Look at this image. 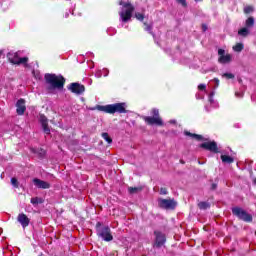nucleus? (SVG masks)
I'll return each mask as SVG.
<instances>
[{"instance_id": "nucleus-21", "label": "nucleus", "mask_w": 256, "mask_h": 256, "mask_svg": "<svg viewBox=\"0 0 256 256\" xmlns=\"http://www.w3.org/2000/svg\"><path fill=\"white\" fill-rule=\"evenodd\" d=\"M144 31H147L152 37H155V32H153V24H148L144 22Z\"/></svg>"}, {"instance_id": "nucleus-24", "label": "nucleus", "mask_w": 256, "mask_h": 256, "mask_svg": "<svg viewBox=\"0 0 256 256\" xmlns=\"http://www.w3.org/2000/svg\"><path fill=\"white\" fill-rule=\"evenodd\" d=\"M243 49H245V45H243V43H237L233 46V51H235L236 53H241Z\"/></svg>"}, {"instance_id": "nucleus-7", "label": "nucleus", "mask_w": 256, "mask_h": 256, "mask_svg": "<svg viewBox=\"0 0 256 256\" xmlns=\"http://www.w3.org/2000/svg\"><path fill=\"white\" fill-rule=\"evenodd\" d=\"M125 12H120V17L124 23H127L133 17V11H135V7L133 4H124Z\"/></svg>"}, {"instance_id": "nucleus-37", "label": "nucleus", "mask_w": 256, "mask_h": 256, "mask_svg": "<svg viewBox=\"0 0 256 256\" xmlns=\"http://www.w3.org/2000/svg\"><path fill=\"white\" fill-rule=\"evenodd\" d=\"M210 189H211V191H216V189H217V183H212Z\"/></svg>"}, {"instance_id": "nucleus-12", "label": "nucleus", "mask_w": 256, "mask_h": 256, "mask_svg": "<svg viewBox=\"0 0 256 256\" xmlns=\"http://www.w3.org/2000/svg\"><path fill=\"white\" fill-rule=\"evenodd\" d=\"M40 123L42 125L43 131L46 135H51V129L49 128V120L45 114L40 115Z\"/></svg>"}, {"instance_id": "nucleus-27", "label": "nucleus", "mask_w": 256, "mask_h": 256, "mask_svg": "<svg viewBox=\"0 0 256 256\" xmlns=\"http://www.w3.org/2000/svg\"><path fill=\"white\" fill-rule=\"evenodd\" d=\"M141 189V187H129L128 192L130 193V195H135V193H139Z\"/></svg>"}, {"instance_id": "nucleus-34", "label": "nucleus", "mask_w": 256, "mask_h": 256, "mask_svg": "<svg viewBox=\"0 0 256 256\" xmlns=\"http://www.w3.org/2000/svg\"><path fill=\"white\" fill-rule=\"evenodd\" d=\"M168 191H167V188H160V195H167Z\"/></svg>"}, {"instance_id": "nucleus-39", "label": "nucleus", "mask_w": 256, "mask_h": 256, "mask_svg": "<svg viewBox=\"0 0 256 256\" xmlns=\"http://www.w3.org/2000/svg\"><path fill=\"white\" fill-rule=\"evenodd\" d=\"M202 31L205 33L207 31V24H202Z\"/></svg>"}, {"instance_id": "nucleus-40", "label": "nucleus", "mask_w": 256, "mask_h": 256, "mask_svg": "<svg viewBox=\"0 0 256 256\" xmlns=\"http://www.w3.org/2000/svg\"><path fill=\"white\" fill-rule=\"evenodd\" d=\"M214 83L216 84V87L219 86V78H214Z\"/></svg>"}, {"instance_id": "nucleus-1", "label": "nucleus", "mask_w": 256, "mask_h": 256, "mask_svg": "<svg viewBox=\"0 0 256 256\" xmlns=\"http://www.w3.org/2000/svg\"><path fill=\"white\" fill-rule=\"evenodd\" d=\"M97 111H102L103 113H108L109 115H115V113L125 114L129 113V110H127V103L120 102V103H114V104H107V105H97L96 106Z\"/></svg>"}, {"instance_id": "nucleus-25", "label": "nucleus", "mask_w": 256, "mask_h": 256, "mask_svg": "<svg viewBox=\"0 0 256 256\" xmlns=\"http://www.w3.org/2000/svg\"><path fill=\"white\" fill-rule=\"evenodd\" d=\"M44 202H45V200H43V198H39V197H33L30 200V203H32V205H39V204H42Z\"/></svg>"}, {"instance_id": "nucleus-26", "label": "nucleus", "mask_w": 256, "mask_h": 256, "mask_svg": "<svg viewBox=\"0 0 256 256\" xmlns=\"http://www.w3.org/2000/svg\"><path fill=\"white\" fill-rule=\"evenodd\" d=\"M245 15H249L250 13H253L255 11V8L252 5H247L243 9Z\"/></svg>"}, {"instance_id": "nucleus-28", "label": "nucleus", "mask_w": 256, "mask_h": 256, "mask_svg": "<svg viewBox=\"0 0 256 256\" xmlns=\"http://www.w3.org/2000/svg\"><path fill=\"white\" fill-rule=\"evenodd\" d=\"M102 137L104 140H106L109 144L113 143V139L111 137H109V133L107 132H103L102 133Z\"/></svg>"}, {"instance_id": "nucleus-10", "label": "nucleus", "mask_w": 256, "mask_h": 256, "mask_svg": "<svg viewBox=\"0 0 256 256\" xmlns=\"http://www.w3.org/2000/svg\"><path fill=\"white\" fill-rule=\"evenodd\" d=\"M68 89L75 95H83V93H85V85H82L78 82L71 83Z\"/></svg>"}, {"instance_id": "nucleus-44", "label": "nucleus", "mask_w": 256, "mask_h": 256, "mask_svg": "<svg viewBox=\"0 0 256 256\" xmlns=\"http://www.w3.org/2000/svg\"><path fill=\"white\" fill-rule=\"evenodd\" d=\"M210 95H211V97H213L214 93L212 92Z\"/></svg>"}, {"instance_id": "nucleus-22", "label": "nucleus", "mask_w": 256, "mask_h": 256, "mask_svg": "<svg viewBox=\"0 0 256 256\" xmlns=\"http://www.w3.org/2000/svg\"><path fill=\"white\" fill-rule=\"evenodd\" d=\"M198 207L199 209L205 211L206 209H209L211 207V204L209 202L202 201L198 203Z\"/></svg>"}, {"instance_id": "nucleus-5", "label": "nucleus", "mask_w": 256, "mask_h": 256, "mask_svg": "<svg viewBox=\"0 0 256 256\" xmlns=\"http://www.w3.org/2000/svg\"><path fill=\"white\" fill-rule=\"evenodd\" d=\"M7 59L12 65H24V67H28L29 57L21 58L17 52H8Z\"/></svg>"}, {"instance_id": "nucleus-32", "label": "nucleus", "mask_w": 256, "mask_h": 256, "mask_svg": "<svg viewBox=\"0 0 256 256\" xmlns=\"http://www.w3.org/2000/svg\"><path fill=\"white\" fill-rule=\"evenodd\" d=\"M136 19H138V21H143L145 19V15L141 14V13H136L135 14Z\"/></svg>"}, {"instance_id": "nucleus-38", "label": "nucleus", "mask_w": 256, "mask_h": 256, "mask_svg": "<svg viewBox=\"0 0 256 256\" xmlns=\"http://www.w3.org/2000/svg\"><path fill=\"white\" fill-rule=\"evenodd\" d=\"M126 4H131L130 2H123V0H121L119 2V5H122L123 7H125Z\"/></svg>"}, {"instance_id": "nucleus-19", "label": "nucleus", "mask_w": 256, "mask_h": 256, "mask_svg": "<svg viewBox=\"0 0 256 256\" xmlns=\"http://www.w3.org/2000/svg\"><path fill=\"white\" fill-rule=\"evenodd\" d=\"M218 62L225 65V63H231V54H226L218 58Z\"/></svg>"}, {"instance_id": "nucleus-3", "label": "nucleus", "mask_w": 256, "mask_h": 256, "mask_svg": "<svg viewBox=\"0 0 256 256\" xmlns=\"http://www.w3.org/2000/svg\"><path fill=\"white\" fill-rule=\"evenodd\" d=\"M101 222H97L96 224V231L97 236L101 237L103 241H106V243H109L113 241V234L111 233V228L109 226L101 227Z\"/></svg>"}, {"instance_id": "nucleus-17", "label": "nucleus", "mask_w": 256, "mask_h": 256, "mask_svg": "<svg viewBox=\"0 0 256 256\" xmlns=\"http://www.w3.org/2000/svg\"><path fill=\"white\" fill-rule=\"evenodd\" d=\"M31 153H34V155H37L40 159H43L46 155L45 149L43 148H31Z\"/></svg>"}, {"instance_id": "nucleus-11", "label": "nucleus", "mask_w": 256, "mask_h": 256, "mask_svg": "<svg viewBox=\"0 0 256 256\" xmlns=\"http://www.w3.org/2000/svg\"><path fill=\"white\" fill-rule=\"evenodd\" d=\"M144 121L147 125H158V127H163V119H161V117L146 116L144 117Z\"/></svg>"}, {"instance_id": "nucleus-36", "label": "nucleus", "mask_w": 256, "mask_h": 256, "mask_svg": "<svg viewBox=\"0 0 256 256\" xmlns=\"http://www.w3.org/2000/svg\"><path fill=\"white\" fill-rule=\"evenodd\" d=\"M198 89L199 91H205V89H207V86L205 84H200L198 85Z\"/></svg>"}, {"instance_id": "nucleus-46", "label": "nucleus", "mask_w": 256, "mask_h": 256, "mask_svg": "<svg viewBox=\"0 0 256 256\" xmlns=\"http://www.w3.org/2000/svg\"><path fill=\"white\" fill-rule=\"evenodd\" d=\"M200 165L202 164L200 161L198 162Z\"/></svg>"}, {"instance_id": "nucleus-14", "label": "nucleus", "mask_w": 256, "mask_h": 256, "mask_svg": "<svg viewBox=\"0 0 256 256\" xmlns=\"http://www.w3.org/2000/svg\"><path fill=\"white\" fill-rule=\"evenodd\" d=\"M33 183L38 189H51V184L47 181H43L39 178H34Z\"/></svg>"}, {"instance_id": "nucleus-33", "label": "nucleus", "mask_w": 256, "mask_h": 256, "mask_svg": "<svg viewBox=\"0 0 256 256\" xmlns=\"http://www.w3.org/2000/svg\"><path fill=\"white\" fill-rule=\"evenodd\" d=\"M179 5H182V7H187V0H176Z\"/></svg>"}, {"instance_id": "nucleus-30", "label": "nucleus", "mask_w": 256, "mask_h": 256, "mask_svg": "<svg viewBox=\"0 0 256 256\" xmlns=\"http://www.w3.org/2000/svg\"><path fill=\"white\" fill-rule=\"evenodd\" d=\"M151 115H153L152 117H161V116H159V109H157V108H153L151 110Z\"/></svg>"}, {"instance_id": "nucleus-43", "label": "nucleus", "mask_w": 256, "mask_h": 256, "mask_svg": "<svg viewBox=\"0 0 256 256\" xmlns=\"http://www.w3.org/2000/svg\"><path fill=\"white\" fill-rule=\"evenodd\" d=\"M253 183L256 185V178L253 180Z\"/></svg>"}, {"instance_id": "nucleus-16", "label": "nucleus", "mask_w": 256, "mask_h": 256, "mask_svg": "<svg viewBox=\"0 0 256 256\" xmlns=\"http://www.w3.org/2000/svg\"><path fill=\"white\" fill-rule=\"evenodd\" d=\"M184 135H186V137H191L192 139H195L196 141H209V139L203 137V135L191 133L189 131H184Z\"/></svg>"}, {"instance_id": "nucleus-9", "label": "nucleus", "mask_w": 256, "mask_h": 256, "mask_svg": "<svg viewBox=\"0 0 256 256\" xmlns=\"http://www.w3.org/2000/svg\"><path fill=\"white\" fill-rule=\"evenodd\" d=\"M158 204L161 209L166 210H173L177 207V202L174 199H160Z\"/></svg>"}, {"instance_id": "nucleus-2", "label": "nucleus", "mask_w": 256, "mask_h": 256, "mask_svg": "<svg viewBox=\"0 0 256 256\" xmlns=\"http://www.w3.org/2000/svg\"><path fill=\"white\" fill-rule=\"evenodd\" d=\"M44 81L47 85L51 86V89H63L65 87V77L57 74L46 73L44 75Z\"/></svg>"}, {"instance_id": "nucleus-45", "label": "nucleus", "mask_w": 256, "mask_h": 256, "mask_svg": "<svg viewBox=\"0 0 256 256\" xmlns=\"http://www.w3.org/2000/svg\"><path fill=\"white\" fill-rule=\"evenodd\" d=\"M195 1H203V0H195Z\"/></svg>"}, {"instance_id": "nucleus-6", "label": "nucleus", "mask_w": 256, "mask_h": 256, "mask_svg": "<svg viewBox=\"0 0 256 256\" xmlns=\"http://www.w3.org/2000/svg\"><path fill=\"white\" fill-rule=\"evenodd\" d=\"M154 235H155V240H154L153 247H155L156 249H161V247H163V245L167 243V236L165 235V233L159 230H155Z\"/></svg>"}, {"instance_id": "nucleus-4", "label": "nucleus", "mask_w": 256, "mask_h": 256, "mask_svg": "<svg viewBox=\"0 0 256 256\" xmlns=\"http://www.w3.org/2000/svg\"><path fill=\"white\" fill-rule=\"evenodd\" d=\"M232 214L240 221H244V223H253V215L249 214L241 207H233Z\"/></svg>"}, {"instance_id": "nucleus-41", "label": "nucleus", "mask_w": 256, "mask_h": 256, "mask_svg": "<svg viewBox=\"0 0 256 256\" xmlns=\"http://www.w3.org/2000/svg\"><path fill=\"white\" fill-rule=\"evenodd\" d=\"M180 163H182V165H185V161L183 160H180Z\"/></svg>"}, {"instance_id": "nucleus-20", "label": "nucleus", "mask_w": 256, "mask_h": 256, "mask_svg": "<svg viewBox=\"0 0 256 256\" xmlns=\"http://www.w3.org/2000/svg\"><path fill=\"white\" fill-rule=\"evenodd\" d=\"M222 163H227L228 165H231V163H234L235 159L229 155H221L220 156Z\"/></svg>"}, {"instance_id": "nucleus-15", "label": "nucleus", "mask_w": 256, "mask_h": 256, "mask_svg": "<svg viewBox=\"0 0 256 256\" xmlns=\"http://www.w3.org/2000/svg\"><path fill=\"white\" fill-rule=\"evenodd\" d=\"M18 223L25 229L26 227H29V223H31V219L26 216L24 213H20L17 217Z\"/></svg>"}, {"instance_id": "nucleus-8", "label": "nucleus", "mask_w": 256, "mask_h": 256, "mask_svg": "<svg viewBox=\"0 0 256 256\" xmlns=\"http://www.w3.org/2000/svg\"><path fill=\"white\" fill-rule=\"evenodd\" d=\"M200 149H204L205 151H210V153H220L219 146H217L216 141H208L199 145Z\"/></svg>"}, {"instance_id": "nucleus-23", "label": "nucleus", "mask_w": 256, "mask_h": 256, "mask_svg": "<svg viewBox=\"0 0 256 256\" xmlns=\"http://www.w3.org/2000/svg\"><path fill=\"white\" fill-rule=\"evenodd\" d=\"M249 33V28L247 27H243L238 31V35H240V37H247Z\"/></svg>"}, {"instance_id": "nucleus-13", "label": "nucleus", "mask_w": 256, "mask_h": 256, "mask_svg": "<svg viewBox=\"0 0 256 256\" xmlns=\"http://www.w3.org/2000/svg\"><path fill=\"white\" fill-rule=\"evenodd\" d=\"M27 111V106H25V99L20 98L16 103V113L17 115H25Z\"/></svg>"}, {"instance_id": "nucleus-18", "label": "nucleus", "mask_w": 256, "mask_h": 256, "mask_svg": "<svg viewBox=\"0 0 256 256\" xmlns=\"http://www.w3.org/2000/svg\"><path fill=\"white\" fill-rule=\"evenodd\" d=\"M245 27L247 29H252V27H255V18L253 16H250L246 19Z\"/></svg>"}, {"instance_id": "nucleus-29", "label": "nucleus", "mask_w": 256, "mask_h": 256, "mask_svg": "<svg viewBox=\"0 0 256 256\" xmlns=\"http://www.w3.org/2000/svg\"><path fill=\"white\" fill-rule=\"evenodd\" d=\"M222 77H224L225 79H235V74L226 72L222 74Z\"/></svg>"}, {"instance_id": "nucleus-35", "label": "nucleus", "mask_w": 256, "mask_h": 256, "mask_svg": "<svg viewBox=\"0 0 256 256\" xmlns=\"http://www.w3.org/2000/svg\"><path fill=\"white\" fill-rule=\"evenodd\" d=\"M218 55H219V57H224L225 56V50H223V49H218Z\"/></svg>"}, {"instance_id": "nucleus-42", "label": "nucleus", "mask_w": 256, "mask_h": 256, "mask_svg": "<svg viewBox=\"0 0 256 256\" xmlns=\"http://www.w3.org/2000/svg\"><path fill=\"white\" fill-rule=\"evenodd\" d=\"M1 55H3V51L2 50H0V57H1Z\"/></svg>"}, {"instance_id": "nucleus-31", "label": "nucleus", "mask_w": 256, "mask_h": 256, "mask_svg": "<svg viewBox=\"0 0 256 256\" xmlns=\"http://www.w3.org/2000/svg\"><path fill=\"white\" fill-rule=\"evenodd\" d=\"M11 183H12L13 187H16V188L19 187V181L17 180V178H15V177L11 178Z\"/></svg>"}]
</instances>
